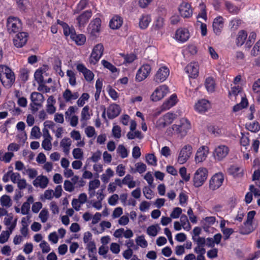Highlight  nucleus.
I'll return each instance as SVG.
<instances>
[{
  "label": "nucleus",
  "mask_w": 260,
  "mask_h": 260,
  "mask_svg": "<svg viewBox=\"0 0 260 260\" xmlns=\"http://www.w3.org/2000/svg\"><path fill=\"white\" fill-rule=\"evenodd\" d=\"M103 51L104 46L102 44L99 43L96 45L93 48L90 55V63L95 64L102 57Z\"/></svg>",
  "instance_id": "423d86ee"
},
{
  "label": "nucleus",
  "mask_w": 260,
  "mask_h": 260,
  "mask_svg": "<svg viewBox=\"0 0 260 260\" xmlns=\"http://www.w3.org/2000/svg\"><path fill=\"white\" fill-rule=\"evenodd\" d=\"M178 10L183 18H189L192 15L193 9L191 4L187 2H182L179 6Z\"/></svg>",
  "instance_id": "1a4fd4ad"
},
{
  "label": "nucleus",
  "mask_w": 260,
  "mask_h": 260,
  "mask_svg": "<svg viewBox=\"0 0 260 260\" xmlns=\"http://www.w3.org/2000/svg\"><path fill=\"white\" fill-rule=\"evenodd\" d=\"M100 185V181L98 179H94L93 181H91L89 183V191L94 190L98 188Z\"/></svg>",
  "instance_id": "69168bd1"
},
{
  "label": "nucleus",
  "mask_w": 260,
  "mask_h": 260,
  "mask_svg": "<svg viewBox=\"0 0 260 260\" xmlns=\"http://www.w3.org/2000/svg\"><path fill=\"white\" fill-rule=\"evenodd\" d=\"M102 63L105 68L109 69L112 73H115L117 71V69L116 67L108 61L106 60H103L102 61Z\"/></svg>",
  "instance_id": "6e6d98bb"
},
{
  "label": "nucleus",
  "mask_w": 260,
  "mask_h": 260,
  "mask_svg": "<svg viewBox=\"0 0 260 260\" xmlns=\"http://www.w3.org/2000/svg\"><path fill=\"white\" fill-rule=\"evenodd\" d=\"M71 144L72 141L69 138H64L60 141V146L62 148L63 152L66 155H68L70 152Z\"/></svg>",
  "instance_id": "72a5a7b5"
},
{
  "label": "nucleus",
  "mask_w": 260,
  "mask_h": 260,
  "mask_svg": "<svg viewBox=\"0 0 260 260\" xmlns=\"http://www.w3.org/2000/svg\"><path fill=\"white\" fill-rule=\"evenodd\" d=\"M260 52V39L254 45L251 51V54L253 56H257Z\"/></svg>",
  "instance_id": "4d7b16f0"
},
{
  "label": "nucleus",
  "mask_w": 260,
  "mask_h": 260,
  "mask_svg": "<svg viewBox=\"0 0 260 260\" xmlns=\"http://www.w3.org/2000/svg\"><path fill=\"white\" fill-rule=\"evenodd\" d=\"M29 71L26 69H23L20 71V77L22 81L25 82L28 79Z\"/></svg>",
  "instance_id": "338daca9"
},
{
  "label": "nucleus",
  "mask_w": 260,
  "mask_h": 260,
  "mask_svg": "<svg viewBox=\"0 0 260 260\" xmlns=\"http://www.w3.org/2000/svg\"><path fill=\"white\" fill-rule=\"evenodd\" d=\"M39 217L43 223L46 222L48 218V211L47 209L44 208L42 210L39 214Z\"/></svg>",
  "instance_id": "603ef678"
},
{
  "label": "nucleus",
  "mask_w": 260,
  "mask_h": 260,
  "mask_svg": "<svg viewBox=\"0 0 260 260\" xmlns=\"http://www.w3.org/2000/svg\"><path fill=\"white\" fill-rule=\"evenodd\" d=\"M67 75L69 77V82L70 84L74 86L76 85V78L75 73L72 70H68Z\"/></svg>",
  "instance_id": "ea45409f"
},
{
  "label": "nucleus",
  "mask_w": 260,
  "mask_h": 260,
  "mask_svg": "<svg viewBox=\"0 0 260 260\" xmlns=\"http://www.w3.org/2000/svg\"><path fill=\"white\" fill-rule=\"evenodd\" d=\"M28 38V35L27 32L19 31L13 40L14 45L17 48L23 47L26 43Z\"/></svg>",
  "instance_id": "2eb2a0df"
},
{
  "label": "nucleus",
  "mask_w": 260,
  "mask_h": 260,
  "mask_svg": "<svg viewBox=\"0 0 260 260\" xmlns=\"http://www.w3.org/2000/svg\"><path fill=\"white\" fill-rule=\"evenodd\" d=\"M151 67L149 64H144L138 70L136 75V81L141 82L145 80L150 74Z\"/></svg>",
  "instance_id": "0eeeda50"
},
{
  "label": "nucleus",
  "mask_w": 260,
  "mask_h": 260,
  "mask_svg": "<svg viewBox=\"0 0 260 260\" xmlns=\"http://www.w3.org/2000/svg\"><path fill=\"white\" fill-rule=\"evenodd\" d=\"M117 152L122 158H125L128 155L126 149L122 145L118 146Z\"/></svg>",
  "instance_id": "5fc2aeb1"
},
{
  "label": "nucleus",
  "mask_w": 260,
  "mask_h": 260,
  "mask_svg": "<svg viewBox=\"0 0 260 260\" xmlns=\"http://www.w3.org/2000/svg\"><path fill=\"white\" fill-rule=\"evenodd\" d=\"M241 20L239 18H235L230 22V26L231 29L235 30L238 29V27L241 24Z\"/></svg>",
  "instance_id": "49530a36"
},
{
  "label": "nucleus",
  "mask_w": 260,
  "mask_h": 260,
  "mask_svg": "<svg viewBox=\"0 0 260 260\" xmlns=\"http://www.w3.org/2000/svg\"><path fill=\"white\" fill-rule=\"evenodd\" d=\"M146 160L148 164L156 166L157 165V158L154 154L148 153L146 155Z\"/></svg>",
  "instance_id": "a19ab883"
},
{
  "label": "nucleus",
  "mask_w": 260,
  "mask_h": 260,
  "mask_svg": "<svg viewBox=\"0 0 260 260\" xmlns=\"http://www.w3.org/2000/svg\"><path fill=\"white\" fill-rule=\"evenodd\" d=\"M151 21L150 15L143 14L139 19V27L142 29L147 28Z\"/></svg>",
  "instance_id": "2f4dec72"
},
{
  "label": "nucleus",
  "mask_w": 260,
  "mask_h": 260,
  "mask_svg": "<svg viewBox=\"0 0 260 260\" xmlns=\"http://www.w3.org/2000/svg\"><path fill=\"white\" fill-rule=\"evenodd\" d=\"M170 74V70L166 66L159 68L154 77V81L157 83H161L166 80Z\"/></svg>",
  "instance_id": "39448f33"
},
{
  "label": "nucleus",
  "mask_w": 260,
  "mask_h": 260,
  "mask_svg": "<svg viewBox=\"0 0 260 260\" xmlns=\"http://www.w3.org/2000/svg\"><path fill=\"white\" fill-rule=\"evenodd\" d=\"M182 209L179 207H175L171 213L170 216L174 219L178 218L182 213Z\"/></svg>",
  "instance_id": "0e129e2a"
},
{
  "label": "nucleus",
  "mask_w": 260,
  "mask_h": 260,
  "mask_svg": "<svg viewBox=\"0 0 260 260\" xmlns=\"http://www.w3.org/2000/svg\"><path fill=\"white\" fill-rule=\"evenodd\" d=\"M30 99L32 103L37 106H41L44 101V97L42 93L33 92L30 95Z\"/></svg>",
  "instance_id": "7c9ffc66"
},
{
  "label": "nucleus",
  "mask_w": 260,
  "mask_h": 260,
  "mask_svg": "<svg viewBox=\"0 0 260 260\" xmlns=\"http://www.w3.org/2000/svg\"><path fill=\"white\" fill-rule=\"evenodd\" d=\"M120 109L118 105L112 104L108 108L107 115L109 119H113L120 113Z\"/></svg>",
  "instance_id": "a878e982"
},
{
  "label": "nucleus",
  "mask_w": 260,
  "mask_h": 260,
  "mask_svg": "<svg viewBox=\"0 0 260 260\" xmlns=\"http://www.w3.org/2000/svg\"><path fill=\"white\" fill-rule=\"evenodd\" d=\"M208 148L207 147L202 146L200 147L196 154L195 160L196 162L199 163L205 160L207 157Z\"/></svg>",
  "instance_id": "4be33fe9"
},
{
  "label": "nucleus",
  "mask_w": 260,
  "mask_h": 260,
  "mask_svg": "<svg viewBox=\"0 0 260 260\" xmlns=\"http://www.w3.org/2000/svg\"><path fill=\"white\" fill-rule=\"evenodd\" d=\"M70 31V37L78 45H82L86 41V37L84 35H77L74 29H72Z\"/></svg>",
  "instance_id": "b1692460"
},
{
  "label": "nucleus",
  "mask_w": 260,
  "mask_h": 260,
  "mask_svg": "<svg viewBox=\"0 0 260 260\" xmlns=\"http://www.w3.org/2000/svg\"><path fill=\"white\" fill-rule=\"evenodd\" d=\"M252 179L253 181H255V184L260 187V170H255L252 174Z\"/></svg>",
  "instance_id": "8fccbe9b"
},
{
  "label": "nucleus",
  "mask_w": 260,
  "mask_h": 260,
  "mask_svg": "<svg viewBox=\"0 0 260 260\" xmlns=\"http://www.w3.org/2000/svg\"><path fill=\"white\" fill-rule=\"evenodd\" d=\"M73 155L75 159H81L83 157V152L80 148H75L73 150Z\"/></svg>",
  "instance_id": "de8ad7c7"
},
{
  "label": "nucleus",
  "mask_w": 260,
  "mask_h": 260,
  "mask_svg": "<svg viewBox=\"0 0 260 260\" xmlns=\"http://www.w3.org/2000/svg\"><path fill=\"white\" fill-rule=\"evenodd\" d=\"M192 240L193 241L197 242V247H205L206 245V239L204 237H199L197 239L192 236Z\"/></svg>",
  "instance_id": "680f3d73"
},
{
  "label": "nucleus",
  "mask_w": 260,
  "mask_h": 260,
  "mask_svg": "<svg viewBox=\"0 0 260 260\" xmlns=\"http://www.w3.org/2000/svg\"><path fill=\"white\" fill-rule=\"evenodd\" d=\"M252 223H246L244 221L243 224L239 228V232L243 235H249L255 230Z\"/></svg>",
  "instance_id": "393cba45"
},
{
  "label": "nucleus",
  "mask_w": 260,
  "mask_h": 260,
  "mask_svg": "<svg viewBox=\"0 0 260 260\" xmlns=\"http://www.w3.org/2000/svg\"><path fill=\"white\" fill-rule=\"evenodd\" d=\"M137 244L142 248L147 246L148 243L144 237L142 236H139L136 240Z\"/></svg>",
  "instance_id": "e2e57ef3"
},
{
  "label": "nucleus",
  "mask_w": 260,
  "mask_h": 260,
  "mask_svg": "<svg viewBox=\"0 0 260 260\" xmlns=\"http://www.w3.org/2000/svg\"><path fill=\"white\" fill-rule=\"evenodd\" d=\"M136 171L142 174L146 171L147 167L145 164L142 162H137L135 165Z\"/></svg>",
  "instance_id": "13d9d810"
},
{
  "label": "nucleus",
  "mask_w": 260,
  "mask_h": 260,
  "mask_svg": "<svg viewBox=\"0 0 260 260\" xmlns=\"http://www.w3.org/2000/svg\"><path fill=\"white\" fill-rule=\"evenodd\" d=\"M1 205L3 207L7 208H10L12 205V200L10 196L8 195H3L0 198Z\"/></svg>",
  "instance_id": "c9c22d12"
},
{
  "label": "nucleus",
  "mask_w": 260,
  "mask_h": 260,
  "mask_svg": "<svg viewBox=\"0 0 260 260\" xmlns=\"http://www.w3.org/2000/svg\"><path fill=\"white\" fill-rule=\"evenodd\" d=\"M175 117V114L168 112L164 115L162 118L159 119L158 124L159 126L165 127L173 122Z\"/></svg>",
  "instance_id": "6ab92c4d"
},
{
  "label": "nucleus",
  "mask_w": 260,
  "mask_h": 260,
  "mask_svg": "<svg viewBox=\"0 0 260 260\" xmlns=\"http://www.w3.org/2000/svg\"><path fill=\"white\" fill-rule=\"evenodd\" d=\"M192 149L190 145H186L181 149L177 160L180 164H183L187 161L192 153Z\"/></svg>",
  "instance_id": "9d476101"
},
{
  "label": "nucleus",
  "mask_w": 260,
  "mask_h": 260,
  "mask_svg": "<svg viewBox=\"0 0 260 260\" xmlns=\"http://www.w3.org/2000/svg\"><path fill=\"white\" fill-rule=\"evenodd\" d=\"M177 102V96L176 94H172L170 97L163 103L161 106L162 110H168L174 106Z\"/></svg>",
  "instance_id": "cd10ccee"
},
{
  "label": "nucleus",
  "mask_w": 260,
  "mask_h": 260,
  "mask_svg": "<svg viewBox=\"0 0 260 260\" xmlns=\"http://www.w3.org/2000/svg\"><path fill=\"white\" fill-rule=\"evenodd\" d=\"M89 107L85 106L81 112V120H86L89 118L90 115L89 114Z\"/></svg>",
  "instance_id": "052dcab7"
},
{
  "label": "nucleus",
  "mask_w": 260,
  "mask_h": 260,
  "mask_svg": "<svg viewBox=\"0 0 260 260\" xmlns=\"http://www.w3.org/2000/svg\"><path fill=\"white\" fill-rule=\"evenodd\" d=\"M169 88L165 85H161L157 87L153 92L151 99L153 101H158L162 99L168 92Z\"/></svg>",
  "instance_id": "ddd939ff"
},
{
  "label": "nucleus",
  "mask_w": 260,
  "mask_h": 260,
  "mask_svg": "<svg viewBox=\"0 0 260 260\" xmlns=\"http://www.w3.org/2000/svg\"><path fill=\"white\" fill-rule=\"evenodd\" d=\"M122 22V19L120 17L115 16L111 19L109 26L111 29H116L121 26Z\"/></svg>",
  "instance_id": "473e14b6"
},
{
  "label": "nucleus",
  "mask_w": 260,
  "mask_h": 260,
  "mask_svg": "<svg viewBox=\"0 0 260 260\" xmlns=\"http://www.w3.org/2000/svg\"><path fill=\"white\" fill-rule=\"evenodd\" d=\"M177 102V96L176 94H172L170 97L163 103L161 106L162 110H168L174 106Z\"/></svg>",
  "instance_id": "bb28decb"
},
{
  "label": "nucleus",
  "mask_w": 260,
  "mask_h": 260,
  "mask_svg": "<svg viewBox=\"0 0 260 260\" xmlns=\"http://www.w3.org/2000/svg\"><path fill=\"white\" fill-rule=\"evenodd\" d=\"M179 174L182 179L186 182L188 181L190 179L189 174H187L186 169L184 167H182L179 169Z\"/></svg>",
  "instance_id": "09e8293b"
},
{
  "label": "nucleus",
  "mask_w": 260,
  "mask_h": 260,
  "mask_svg": "<svg viewBox=\"0 0 260 260\" xmlns=\"http://www.w3.org/2000/svg\"><path fill=\"white\" fill-rule=\"evenodd\" d=\"M89 98V95L87 93H83L80 98L78 100L77 104L79 107H82L85 103V101H88Z\"/></svg>",
  "instance_id": "37998d69"
},
{
  "label": "nucleus",
  "mask_w": 260,
  "mask_h": 260,
  "mask_svg": "<svg viewBox=\"0 0 260 260\" xmlns=\"http://www.w3.org/2000/svg\"><path fill=\"white\" fill-rule=\"evenodd\" d=\"M185 71L192 78H196L199 75V66L197 62H190L185 67Z\"/></svg>",
  "instance_id": "aec40b11"
},
{
  "label": "nucleus",
  "mask_w": 260,
  "mask_h": 260,
  "mask_svg": "<svg viewBox=\"0 0 260 260\" xmlns=\"http://www.w3.org/2000/svg\"><path fill=\"white\" fill-rule=\"evenodd\" d=\"M247 38V32L245 30H241L238 32L236 39V44L238 47L242 46Z\"/></svg>",
  "instance_id": "c85d7f7f"
},
{
  "label": "nucleus",
  "mask_w": 260,
  "mask_h": 260,
  "mask_svg": "<svg viewBox=\"0 0 260 260\" xmlns=\"http://www.w3.org/2000/svg\"><path fill=\"white\" fill-rule=\"evenodd\" d=\"M190 38V33L186 28H179L177 29L175 34V39L179 43H184Z\"/></svg>",
  "instance_id": "f8f14e48"
},
{
  "label": "nucleus",
  "mask_w": 260,
  "mask_h": 260,
  "mask_svg": "<svg viewBox=\"0 0 260 260\" xmlns=\"http://www.w3.org/2000/svg\"><path fill=\"white\" fill-rule=\"evenodd\" d=\"M191 128V123L186 118L180 119L178 124H174L172 126L173 133L181 138L184 137L187 135Z\"/></svg>",
  "instance_id": "f03ea898"
},
{
  "label": "nucleus",
  "mask_w": 260,
  "mask_h": 260,
  "mask_svg": "<svg viewBox=\"0 0 260 260\" xmlns=\"http://www.w3.org/2000/svg\"><path fill=\"white\" fill-rule=\"evenodd\" d=\"M205 87L209 92H212L215 90V84L213 78L208 77L206 79Z\"/></svg>",
  "instance_id": "e433bc0d"
},
{
  "label": "nucleus",
  "mask_w": 260,
  "mask_h": 260,
  "mask_svg": "<svg viewBox=\"0 0 260 260\" xmlns=\"http://www.w3.org/2000/svg\"><path fill=\"white\" fill-rule=\"evenodd\" d=\"M0 80L5 87H11L15 80L14 72L7 66H0Z\"/></svg>",
  "instance_id": "f257e3e1"
},
{
  "label": "nucleus",
  "mask_w": 260,
  "mask_h": 260,
  "mask_svg": "<svg viewBox=\"0 0 260 260\" xmlns=\"http://www.w3.org/2000/svg\"><path fill=\"white\" fill-rule=\"evenodd\" d=\"M62 96L66 102H69L77 99L79 94L78 92L72 93L71 90L66 89L62 93Z\"/></svg>",
  "instance_id": "c756f323"
},
{
  "label": "nucleus",
  "mask_w": 260,
  "mask_h": 260,
  "mask_svg": "<svg viewBox=\"0 0 260 260\" xmlns=\"http://www.w3.org/2000/svg\"><path fill=\"white\" fill-rule=\"evenodd\" d=\"M224 176L222 173H218L213 175L209 181V188L212 190L219 188L222 184Z\"/></svg>",
  "instance_id": "6e6552de"
},
{
  "label": "nucleus",
  "mask_w": 260,
  "mask_h": 260,
  "mask_svg": "<svg viewBox=\"0 0 260 260\" xmlns=\"http://www.w3.org/2000/svg\"><path fill=\"white\" fill-rule=\"evenodd\" d=\"M34 77L35 80L39 84H43L44 83V79L43 77V71L41 69L37 70L35 73Z\"/></svg>",
  "instance_id": "79ce46f5"
},
{
  "label": "nucleus",
  "mask_w": 260,
  "mask_h": 260,
  "mask_svg": "<svg viewBox=\"0 0 260 260\" xmlns=\"http://www.w3.org/2000/svg\"><path fill=\"white\" fill-rule=\"evenodd\" d=\"M49 183L48 178L43 175L38 176L32 181V184L36 187H40L41 188H45Z\"/></svg>",
  "instance_id": "412c9836"
},
{
  "label": "nucleus",
  "mask_w": 260,
  "mask_h": 260,
  "mask_svg": "<svg viewBox=\"0 0 260 260\" xmlns=\"http://www.w3.org/2000/svg\"><path fill=\"white\" fill-rule=\"evenodd\" d=\"M101 20L99 18H96L92 20L88 26V32L92 36L97 37L100 31Z\"/></svg>",
  "instance_id": "9b49d317"
},
{
  "label": "nucleus",
  "mask_w": 260,
  "mask_h": 260,
  "mask_svg": "<svg viewBox=\"0 0 260 260\" xmlns=\"http://www.w3.org/2000/svg\"><path fill=\"white\" fill-rule=\"evenodd\" d=\"M2 152L0 151V159L5 162H9L12 158L14 156L13 152H6L3 156H2Z\"/></svg>",
  "instance_id": "c03bdc74"
},
{
  "label": "nucleus",
  "mask_w": 260,
  "mask_h": 260,
  "mask_svg": "<svg viewBox=\"0 0 260 260\" xmlns=\"http://www.w3.org/2000/svg\"><path fill=\"white\" fill-rule=\"evenodd\" d=\"M208 171L205 168H199L194 173L193 179V185L197 187L201 186L208 177Z\"/></svg>",
  "instance_id": "20e7f679"
},
{
  "label": "nucleus",
  "mask_w": 260,
  "mask_h": 260,
  "mask_svg": "<svg viewBox=\"0 0 260 260\" xmlns=\"http://www.w3.org/2000/svg\"><path fill=\"white\" fill-rule=\"evenodd\" d=\"M88 3V0H81L74 10V14H78L84 9Z\"/></svg>",
  "instance_id": "58836bf2"
},
{
  "label": "nucleus",
  "mask_w": 260,
  "mask_h": 260,
  "mask_svg": "<svg viewBox=\"0 0 260 260\" xmlns=\"http://www.w3.org/2000/svg\"><path fill=\"white\" fill-rule=\"evenodd\" d=\"M52 139L45 138L42 143V147L46 150H50L52 148L51 140Z\"/></svg>",
  "instance_id": "bf43d9fd"
},
{
  "label": "nucleus",
  "mask_w": 260,
  "mask_h": 260,
  "mask_svg": "<svg viewBox=\"0 0 260 260\" xmlns=\"http://www.w3.org/2000/svg\"><path fill=\"white\" fill-rule=\"evenodd\" d=\"M10 233L9 231H3L0 235V243L3 244L6 242L10 237Z\"/></svg>",
  "instance_id": "864d4df0"
},
{
  "label": "nucleus",
  "mask_w": 260,
  "mask_h": 260,
  "mask_svg": "<svg viewBox=\"0 0 260 260\" xmlns=\"http://www.w3.org/2000/svg\"><path fill=\"white\" fill-rule=\"evenodd\" d=\"M224 26V19L219 16L215 18L212 23V27L214 32L216 35H219L221 33Z\"/></svg>",
  "instance_id": "dca6fc26"
},
{
  "label": "nucleus",
  "mask_w": 260,
  "mask_h": 260,
  "mask_svg": "<svg viewBox=\"0 0 260 260\" xmlns=\"http://www.w3.org/2000/svg\"><path fill=\"white\" fill-rule=\"evenodd\" d=\"M157 228H159L158 225H152L147 228V233L148 235L151 236H155L158 233Z\"/></svg>",
  "instance_id": "a18cd8bd"
},
{
  "label": "nucleus",
  "mask_w": 260,
  "mask_h": 260,
  "mask_svg": "<svg viewBox=\"0 0 260 260\" xmlns=\"http://www.w3.org/2000/svg\"><path fill=\"white\" fill-rule=\"evenodd\" d=\"M77 70L83 74L85 80L87 81H91L93 79L94 75L93 73L87 69L83 64H78L77 66Z\"/></svg>",
  "instance_id": "5701e85b"
},
{
  "label": "nucleus",
  "mask_w": 260,
  "mask_h": 260,
  "mask_svg": "<svg viewBox=\"0 0 260 260\" xmlns=\"http://www.w3.org/2000/svg\"><path fill=\"white\" fill-rule=\"evenodd\" d=\"M224 5L226 9L231 14L237 15L240 12V8L236 6L231 2L225 1L224 2Z\"/></svg>",
  "instance_id": "f704fd0d"
},
{
  "label": "nucleus",
  "mask_w": 260,
  "mask_h": 260,
  "mask_svg": "<svg viewBox=\"0 0 260 260\" xmlns=\"http://www.w3.org/2000/svg\"><path fill=\"white\" fill-rule=\"evenodd\" d=\"M92 15L91 10H87L83 12L77 18V21L79 27H83L85 24L88 22L89 19Z\"/></svg>",
  "instance_id": "f3484780"
},
{
  "label": "nucleus",
  "mask_w": 260,
  "mask_h": 260,
  "mask_svg": "<svg viewBox=\"0 0 260 260\" xmlns=\"http://www.w3.org/2000/svg\"><path fill=\"white\" fill-rule=\"evenodd\" d=\"M229 151V148L227 146L220 145L215 148L213 155L216 159L221 160L227 156Z\"/></svg>",
  "instance_id": "4468645a"
},
{
  "label": "nucleus",
  "mask_w": 260,
  "mask_h": 260,
  "mask_svg": "<svg viewBox=\"0 0 260 260\" xmlns=\"http://www.w3.org/2000/svg\"><path fill=\"white\" fill-rule=\"evenodd\" d=\"M6 28L9 34L18 32L22 29V21L17 17L10 16L7 19Z\"/></svg>",
  "instance_id": "7ed1b4c3"
},
{
  "label": "nucleus",
  "mask_w": 260,
  "mask_h": 260,
  "mask_svg": "<svg viewBox=\"0 0 260 260\" xmlns=\"http://www.w3.org/2000/svg\"><path fill=\"white\" fill-rule=\"evenodd\" d=\"M240 171V168L239 167L235 165L231 166L229 169V173L230 174L233 175L234 177L239 176Z\"/></svg>",
  "instance_id": "3c124183"
},
{
  "label": "nucleus",
  "mask_w": 260,
  "mask_h": 260,
  "mask_svg": "<svg viewBox=\"0 0 260 260\" xmlns=\"http://www.w3.org/2000/svg\"><path fill=\"white\" fill-rule=\"evenodd\" d=\"M209 102L205 99L199 100L194 105V110L198 113L202 114L208 111L210 108Z\"/></svg>",
  "instance_id": "a211bd4d"
},
{
  "label": "nucleus",
  "mask_w": 260,
  "mask_h": 260,
  "mask_svg": "<svg viewBox=\"0 0 260 260\" xmlns=\"http://www.w3.org/2000/svg\"><path fill=\"white\" fill-rule=\"evenodd\" d=\"M64 188L65 190L72 192L74 189V185L69 180H65L64 182Z\"/></svg>",
  "instance_id": "774afa93"
},
{
  "label": "nucleus",
  "mask_w": 260,
  "mask_h": 260,
  "mask_svg": "<svg viewBox=\"0 0 260 260\" xmlns=\"http://www.w3.org/2000/svg\"><path fill=\"white\" fill-rule=\"evenodd\" d=\"M247 129L251 132L256 133L260 129V125L257 121H254L252 123L246 124Z\"/></svg>",
  "instance_id": "4c0bfd02"
}]
</instances>
